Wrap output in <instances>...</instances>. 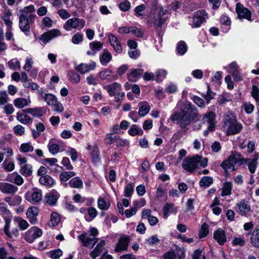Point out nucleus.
Segmentation results:
<instances>
[{"label": "nucleus", "instance_id": "obj_24", "mask_svg": "<svg viewBox=\"0 0 259 259\" xmlns=\"http://www.w3.org/2000/svg\"><path fill=\"white\" fill-rule=\"evenodd\" d=\"M177 211L178 207L172 203H166L163 208V215L166 219L169 214H176Z\"/></svg>", "mask_w": 259, "mask_h": 259}, {"label": "nucleus", "instance_id": "obj_17", "mask_svg": "<svg viewBox=\"0 0 259 259\" xmlns=\"http://www.w3.org/2000/svg\"><path fill=\"white\" fill-rule=\"evenodd\" d=\"M38 214L39 210L35 206L29 207L26 212V215L29 222L33 225L37 224L38 222L37 217Z\"/></svg>", "mask_w": 259, "mask_h": 259}, {"label": "nucleus", "instance_id": "obj_19", "mask_svg": "<svg viewBox=\"0 0 259 259\" xmlns=\"http://www.w3.org/2000/svg\"><path fill=\"white\" fill-rule=\"evenodd\" d=\"M59 197V194L55 191L47 193L45 196L46 202L50 206L55 205Z\"/></svg>", "mask_w": 259, "mask_h": 259}, {"label": "nucleus", "instance_id": "obj_49", "mask_svg": "<svg viewBox=\"0 0 259 259\" xmlns=\"http://www.w3.org/2000/svg\"><path fill=\"white\" fill-rule=\"evenodd\" d=\"M75 175L76 173L74 171H64L60 174V179L62 181L66 182Z\"/></svg>", "mask_w": 259, "mask_h": 259}, {"label": "nucleus", "instance_id": "obj_54", "mask_svg": "<svg viewBox=\"0 0 259 259\" xmlns=\"http://www.w3.org/2000/svg\"><path fill=\"white\" fill-rule=\"evenodd\" d=\"M209 227L206 223H204L200 228L199 233V238L205 237L208 234Z\"/></svg>", "mask_w": 259, "mask_h": 259}, {"label": "nucleus", "instance_id": "obj_9", "mask_svg": "<svg viewBox=\"0 0 259 259\" xmlns=\"http://www.w3.org/2000/svg\"><path fill=\"white\" fill-rule=\"evenodd\" d=\"M42 234V230L37 227H33L25 233V239L29 243L33 242Z\"/></svg>", "mask_w": 259, "mask_h": 259}, {"label": "nucleus", "instance_id": "obj_55", "mask_svg": "<svg viewBox=\"0 0 259 259\" xmlns=\"http://www.w3.org/2000/svg\"><path fill=\"white\" fill-rule=\"evenodd\" d=\"M146 10V6L144 4H141L137 6L135 10V15L138 17H144L143 12Z\"/></svg>", "mask_w": 259, "mask_h": 259}, {"label": "nucleus", "instance_id": "obj_38", "mask_svg": "<svg viewBox=\"0 0 259 259\" xmlns=\"http://www.w3.org/2000/svg\"><path fill=\"white\" fill-rule=\"evenodd\" d=\"M112 56L110 53L107 50H104L102 55L100 57V61L102 65L106 66L111 61Z\"/></svg>", "mask_w": 259, "mask_h": 259}, {"label": "nucleus", "instance_id": "obj_45", "mask_svg": "<svg viewBox=\"0 0 259 259\" xmlns=\"http://www.w3.org/2000/svg\"><path fill=\"white\" fill-rule=\"evenodd\" d=\"M213 183V179L211 177H203L199 181V186L205 188L209 187Z\"/></svg>", "mask_w": 259, "mask_h": 259}, {"label": "nucleus", "instance_id": "obj_4", "mask_svg": "<svg viewBox=\"0 0 259 259\" xmlns=\"http://www.w3.org/2000/svg\"><path fill=\"white\" fill-rule=\"evenodd\" d=\"M208 159L203 158L200 155H196L194 157H187L182 163L183 168L190 172H193L195 169L199 167H205L207 166Z\"/></svg>", "mask_w": 259, "mask_h": 259}, {"label": "nucleus", "instance_id": "obj_30", "mask_svg": "<svg viewBox=\"0 0 259 259\" xmlns=\"http://www.w3.org/2000/svg\"><path fill=\"white\" fill-rule=\"evenodd\" d=\"M167 11L163 8H160L158 14L155 17L154 24L157 27H161L166 21V18L164 16L166 14Z\"/></svg>", "mask_w": 259, "mask_h": 259}, {"label": "nucleus", "instance_id": "obj_43", "mask_svg": "<svg viewBox=\"0 0 259 259\" xmlns=\"http://www.w3.org/2000/svg\"><path fill=\"white\" fill-rule=\"evenodd\" d=\"M128 133L130 136H135L137 135H143L144 132L142 129L139 127L137 125L133 124L129 128Z\"/></svg>", "mask_w": 259, "mask_h": 259}, {"label": "nucleus", "instance_id": "obj_52", "mask_svg": "<svg viewBox=\"0 0 259 259\" xmlns=\"http://www.w3.org/2000/svg\"><path fill=\"white\" fill-rule=\"evenodd\" d=\"M245 159L248 160L247 163H245V164H247L249 171L252 174L254 173L255 172L256 168V165H257L256 159H248V158H245Z\"/></svg>", "mask_w": 259, "mask_h": 259}, {"label": "nucleus", "instance_id": "obj_23", "mask_svg": "<svg viewBox=\"0 0 259 259\" xmlns=\"http://www.w3.org/2000/svg\"><path fill=\"white\" fill-rule=\"evenodd\" d=\"M59 31L57 29H53L40 36V39L44 43H47L59 35Z\"/></svg>", "mask_w": 259, "mask_h": 259}, {"label": "nucleus", "instance_id": "obj_29", "mask_svg": "<svg viewBox=\"0 0 259 259\" xmlns=\"http://www.w3.org/2000/svg\"><path fill=\"white\" fill-rule=\"evenodd\" d=\"M40 97L47 102L50 106L55 104L57 100L56 97L52 94H46L42 90L39 91Z\"/></svg>", "mask_w": 259, "mask_h": 259}, {"label": "nucleus", "instance_id": "obj_6", "mask_svg": "<svg viewBox=\"0 0 259 259\" xmlns=\"http://www.w3.org/2000/svg\"><path fill=\"white\" fill-rule=\"evenodd\" d=\"M85 23L84 19L74 17L68 19L64 24L63 28L67 31H69L71 28L80 30L84 26Z\"/></svg>", "mask_w": 259, "mask_h": 259}, {"label": "nucleus", "instance_id": "obj_11", "mask_svg": "<svg viewBox=\"0 0 259 259\" xmlns=\"http://www.w3.org/2000/svg\"><path fill=\"white\" fill-rule=\"evenodd\" d=\"M236 12L240 19H245L249 21H252V13L247 8H245L240 3H237L236 6Z\"/></svg>", "mask_w": 259, "mask_h": 259}, {"label": "nucleus", "instance_id": "obj_44", "mask_svg": "<svg viewBox=\"0 0 259 259\" xmlns=\"http://www.w3.org/2000/svg\"><path fill=\"white\" fill-rule=\"evenodd\" d=\"M29 20L19 17V28L24 32L28 31L30 29Z\"/></svg>", "mask_w": 259, "mask_h": 259}, {"label": "nucleus", "instance_id": "obj_64", "mask_svg": "<svg viewBox=\"0 0 259 259\" xmlns=\"http://www.w3.org/2000/svg\"><path fill=\"white\" fill-rule=\"evenodd\" d=\"M251 95L256 102H259V89L255 85L252 87Z\"/></svg>", "mask_w": 259, "mask_h": 259}, {"label": "nucleus", "instance_id": "obj_58", "mask_svg": "<svg viewBox=\"0 0 259 259\" xmlns=\"http://www.w3.org/2000/svg\"><path fill=\"white\" fill-rule=\"evenodd\" d=\"M167 71L164 69H159L156 73V81L157 82L161 81L166 76Z\"/></svg>", "mask_w": 259, "mask_h": 259}, {"label": "nucleus", "instance_id": "obj_59", "mask_svg": "<svg viewBox=\"0 0 259 259\" xmlns=\"http://www.w3.org/2000/svg\"><path fill=\"white\" fill-rule=\"evenodd\" d=\"M116 136H114L112 134H107L105 138V143L107 145H111L116 142L117 140Z\"/></svg>", "mask_w": 259, "mask_h": 259}, {"label": "nucleus", "instance_id": "obj_63", "mask_svg": "<svg viewBox=\"0 0 259 259\" xmlns=\"http://www.w3.org/2000/svg\"><path fill=\"white\" fill-rule=\"evenodd\" d=\"M143 73V70L141 69H132L131 71L129 77L131 76L134 78H139Z\"/></svg>", "mask_w": 259, "mask_h": 259}, {"label": "nucleus", "instance_id": "obj_42", "mask_svg": "<svg viewBox=\"0 0 259 259\" xmlns=\"http://www.w3.org/2000/svg\"><path fill=\"white\" fill-rule=\"evenodd\" d=\"M68 184L71 188L80 189L82 188L83 182L80 178L77 177L70 180Z\"/></svg>", "mask_w": 259, "mask_h": 259}, {"label": "nucleus", "instance_id": "obj_35", "mask_svg": "<svg viewBox=\"0 0 259 259\" xmlns=\"http://www.w3.org/2000/svg\"><path fill=\"white\" fill-rule=\"evenodd\" d=\"M24 111H26L27 113L30 114L31 115L35 117H41L45 113L42 107L26 108L25 109H24Z\"/></svg>", "mask_w": 259, "mask_h": 259}, {"label": "nucleus", "instance_id": "obj_51", "mask_svg": "<svg viewBox=\"0 0 259 259\" xmlns=\"http://www.w3.org/2000/svg\"><path fill=\"white\" fill-rule=\"evenodd\" d=\"M9 68L11 69L15 70L21 68L20 62L16 58L13 59L8 63Z\"/></svg>", "mask_w": 259, "mask_h": 259}, {"label": "nucleus", "instance_id": "obj_50", "mask_svg": "<svg viewBox=\"0 0 259 259\" xmlns=\"http://www.w3.org/2000/svg\"><path fill=\"white\" fill-rule=\"evenodd\" d=\"M92 156L93 163L96 164L100 162V152L97 146L94 147L93 151L92 152Z\"/></svg>", "mask_w": 259, "mask_h": 259}, {"label": "nucleus", "instance_id": "obj_12", "mask_svg": "<svg viewBox=\"0 0 259 259\" xmlns=\"http://www.w3.org/2000/svg\"><path fill=\"white\" fill-rule=\"evenodd\" d=\"M25 199L31 203H37L42 199V191L35 188L32 192H28L25 194Z\"/></svg>", "mask_w": 259, "mask_h": 259}, {"label": "nucleus", "instance_id": "obj_46", "mask_svg": "<svg viewBox=\"0 0 259 259\" xmlns=\"http://www.w3.org/2000/svg\"><path fill=\"white\" fill-rule=\"evenodd\" d=\"M60 215L56 212H53L51 214V218L49 225L50 226L54 227L57 226L60 222Z\"/></svg>", "mask_w": 259, "mask_h": 259}, {"label": "nucleus", "instance_id": "obj_60", "mask_svg": "<svg viewBox=\"0 0 259 259\" xmlns=\"http://www.w3.org/2000/svg\"><path fill=\"white\" fill-rule=\"evenodd\" d=\"M11 15V14L10 12H6L4 14L3 17V20L8 28H11L12 25V22L10 18Z\"/></svg>", "mask_w": 259, "mask_h": 259}, {"label": "nucleus", "instance_id": "obj_20", "mask_svg": "<svg viewBox=\"0 0 259 259\" xmlns=\"http://www.w3.org/2000/svg\"><path fill=\"white\" fill-rule=\"evenodd\" d=\"M6 181L13 182L18 186H21L24 183L22 177L16 172L9 174L6 178Z\"/></svg>", "mask_w": 259, "mask_h": 259}, {"label": "nucleus", "instance_id": "obj_18", "mask_svg": "<svg viewBox=\"0 0 259 259\" xmlns=\"http://www.w3.org/2000/svg\"><path fill=\"white\" fill-rule=\"evenodd\" d=\"M213 238L220 245H223L227 241L225 231L222 228H219L213 233Z\"/></svg>", "mask_w": 259, "mask_h": 259}, {"label": "nucleus", "instance_id": "obj_48", "mask_svg": "<svg viewBox=\"0 0 259 259\" xmlns=\"http://www.w3.org/2000/svg\"><path fill=\"white\" fill-rule=\"evenodd\" d=\"M134 185L133 183L127 184L124 189V196L126 197L130 198L132 197L134 190Z\"/></svg>", "mask_w": 259, "mask_h": 259}, {"label": "nucleus", "instance_id": "obj_37", "mask_svg": "<svg viewBox=\"0 0 259 259\" xmlns=\"http://www.w3.org/2000/svg\"><path fill=\"white\" fill-rule=\"evenodd\" d=\"M180 253L178 252V256L176 255L174 251H169L165 253L163 255L164 259H183L184 258L185 255L184 253L181 250L179 251Z\"/></svg>", "mask_w": 259, "mask_h": 259}, {"label": "nucleus", "instance_id": "obj_39", "mask_svg": "<svg viewBox=\"0 0 259 259\" xmlns=\"http://www.w3.org/2000/svg\"><path fill=\"white\" fill-rule=\"evenodd\" d=\"M39 183L44 186L51 187L54 183V179L49 175L41 177L39 179Z\"/></svg>", "mask_w": 259, "mask_h": 259}, {"label": "nucleus", "instance_id": "obj_56", "mask_svg": "<svg viewBox=\"0 0 259 259\" xmlns=\"http://www.w3.org/2000/svg\"><path fill=\"white\" fill-rule=\"evenodd\" d=\"M98 207L101 210H107L110 207V204L106 203L103 198H99L98 200Z\"/></svg>", "mask_w": 259, "mask_h": 259}, {"label": "nucleus", "instance_id": "obj_3", "mask_svg": "<svg viewBox=\"0 0 259 259\" xmlns=\"http://www.w3.org/2000/svg\"><path fill=\"white\" fill-rule=\"evenodd\" d=\"M0 210L2 215L5 221V225L4 227V232L9 238L17 237L19 235L18 230L17 228H14L11 231L10 230V224L13 219V215L10 210L8 209L7 204L4 202L0 203Z\"/></svg>", "mask_w": 259, "mask_h": 259}, {"label": "nucleus", "instance_id": "obj_14", "mask_svg": "<svg viewBox=\"0 0 259 259\" xmlns=\"http://www.w3.org/2000/svg\"><path fill=\"white\" fill-rule=\"evenodd\" d=\"M78 238L83 246H88L92 244L93 247L99 240L98 238L93 237L91 234L87 233L81 234L78 236Z\"/></svg>", "mask_w": 259, "mask_h": 259}, {"label": "nucleus", "instance_id": "obj_57", "mask_svg": "<svg viewBox=\"0 0 259 259\" xmlns=\"http://www.w3.org/2000/svg\"><path fill=\"white\" fill-rule=\"evenodd\" d=\"M119 8L122 12L128 11L131 8V3L127 0H124L119 3Z\"/></svg>", "mask_w": 259, "mask_h": 259}, {"label": "nucleus", "instance_id": "obj_32", "mask_svg": "<svg viewBox=\"0 0 259 259\" xmlns=\"http://www.w3.org/2000/svg\"><path fill=\"white\" fill-rule=\"evenodd\" d=\"M4 200L7 202L10 206H18L22 202V197L18 195L13 197H6Z\"/></svg>", "mask_w": 259, "mask_h": 259}, {"label": "nucleus", "instance_id": "obj_16", "mask_svg": "<svg viewBox=\"0 0 259 259\" xmlns=\"http://www.w3.org/2000/svg\"><path fill=\"white\" fill-rule=\"evenodd\" d=\"M237 211L242 216H246L251 211L250 206L248 202L245 200H242L238 202L237 204Z\"/></svg>", "mask_w": 259, "mask_h": 259}, {"label": "nucleus", "instance_id": "obj_53", "mask_svg": "<svg viewBox=\"0 0 259 259\" xmlns=\"http://www.w3.org/2000/svg\"><path fill=\"white\" fill-rule=\"evenodd\" d=\"M20 150L23 152H32L34 150V147L31 142L23 143L20 145Z\"/></svg>", "mask_w": 259, "mask_h": 259}, {"label": "nucleus", "instance_id": "obj_36", "mask_svg": "<svg viewBox=\"0 0 259 259\" xmlns=\"http://www.w3.org/2000/svg\"><path fill=\"white\" fill-rule=\"evenodd\" d=\"M49 152L53 155L58 153L60 150L59 146L56 143L55 139H51L48 144Z\"/></svg>", "mask_w": 259, "mask_h": 259}, {"label": "nucleus", "instance_id": "obj_62", "mask_svg": "<svg viewBox=\"0 0 259 259\" xmlns=\"http://www.w3.org/2000/svg\"><path fill=\"white\" fill-rule=\"evenodd\" d=\"M49 254L52 258L57 259L62 255V251L60 249H55L50 251Z\"/></svg>", "mask_w": 259, "mask_h": 259}, {"label": "nucleus", "instance_id": "obj_10", "mask_svg": "<svg viewBox=\"0 0 259 259\" xmlns=\"http://www.w3.org/2000/svg\"><path fill=\"white\" fill-rule=\"evenodd\" d=\"M35 11V8L32 5L25 7L20 11V14L19 17L29 20L30 22L32 23L34 21L36 17V15L33 14Z\"/></svg>", "mask_w": 259, "mask_h": 259}, {"label": "nucleus", "instance_id": "obj_34", "mask_svg": "<svg viewBox=\"0 0 259 259\" xmlns=\"http://www.w3.org/2000/svg\"><path fill=\"white\" fill-rule=\"evenodd\" d=\"M139 115L143 117L148 114L150 110V106L147 102H141L139 103Z\"/></svg>", "mask_w": 259, "mask_h": 259}, {"label": "nucleus", "instance_id": "obj_33", "mask_svg": "<svg viewBox=\"0 0 259 259\" xmlns=\"http://www.w3.org/2000/svg\"><path fill=\"white\" fill-rule=\"evenodd\" d=\"M14 106L19 109L23 108L31 103V101L24 98H18L14 100Z\"/></svg>", "mask_w": 259, "mask_h": 259}, {"label": "nucleus", "instance_id": "obj_22", "mask_svg": "<svg viewBox=\"0 0 259 259\" xmlns=\"http://www.w3.org/2000/svg\"><path fill=\"white\" fill-rule=\"evenodd\" d=\"M96 66L95 62H91L90 64L81 63L76 67V69L81 74H85L90 70H94Z\"/></svg>", "mask_w": 259, "mask_h": 259}, {"label": "nucleus", "instance_id": "obj_47", "mask_svg": "<svg viewBox=\"0 0 259 259\" xmlns=\"http://www.w3.org/2000/svg\"><path fill=\"white\" fill-rule=\"evenodd\" d=\"M177 52L180 55H184L187 51V46L184 41H179L177 45Z\"/></svg>", "mask_w": 259, "mask_h": 259}, {"label": "nucleus", "instance_id": "obj_27", "mask_svg": "<svg viewBox=\"0 0 259 259\" xmlns=\"http://www.w3.org/2000/svg\"><path fill=\"white\" fill-rule=\"evenodd\" d=\"M106 244L105 240H101L97 244L94 249L90 252V256L93 259L96 258L99 256L101 253L103 251L104 247Z\"/></svg>", "mask_w": 259, "mask_h": 259}, {"label": "nucleus", "instance_id": "obj_21", "mask_svg": "<svg viewBox=\"0 0 259 259\" xmlns=\"http://www.w3.org/2000/svg\"><path fill=\"white\" fill-rule=\"evenodd\" d=\"M108 39L110 45L114 48V51L117 53H121L122 51V49L117 38L114 34H109Z\"/></svg>", "mask_w": 259, "mask_h": 259}, {"label": "nucleus", "instance_id": "obj_28", "mask_svg": "<svg viewBox=\"0 0 259 259\" xmlns=\"http://www.w3.org/2000/svg\"><path fill=\"white\" fill-rule=\"evenodd\" d=\"M90 51H88L87 54L89 56H94L97 52L101 50L103 47V44L98 41L91 42L89 44Z\"/></svg>", "mask_w": 259, "mask_h": 259}, {"label": "nucleus", "instance_id": "obj_2", "mask_svg": "<svg viewBox=\"0 0 259 259\" xmlns=\"http://www.w3.org/2000/svg\"><path fill=\"white\" fill-rule=\"evenodd\" d=\"M223 127L228 135L239 133L242 129V125L237 121L235 115L230 112L224 117Z\"/></svg>", "mask_w": 259, "mask_h": 259}, {"label": "nucleus", "instance_id": "obj_7", "mask_svg": "<svg viewBox=\"0 0 259 259\" xmlns=\"http://www.w3.org/2000/svg\"><path fill=\"white\" fill-rule=\"evenodd\" d=\"M215 114L212 111H209L204 114L202 118L203 124L207 126V130L209 132L214 131L215 128Z\"/></svg>", "mask_w": 259, "mask_h": 259}, {"label": "nucleus", "instance_id": "obj_1", "mask_svg": "<svg viewBox=\"0 0 259 259\" xmlns=\"http://www.w3.org/2000/svg\"><path fill=\"white\" fill-rule=\"evenodd\" d=\"M198 113L195 106L190 102L185 103L180 111H175L170 116V119L176 122L182 130H186L188 126L195 121Z\"/></svg>", "mask_w": 259, "mask_h": 259}, {"label": "nucleus", "instance_id": "obj_26", "mask_svg": "<svg viewBox=\"0 0 259 259\" xmlns=\"http://www.w3.org/2000/svg\"><path fill=\"white\" fill-rule=\"evenodd\" d=\"M26 111H24V110L19 111L17 113L16 118L20 122L24 124H27L29 123H31L33 121L29 115L26 114Z\"/></svg>", "mask_w": 259, "mask_h": 259}, {"label": "nucleus", "instance_id": "obj_40", "mask_svg": "<svg viewBox=\"0 0 259 259\" xmlns=\"http://www.w3.org/2000/svg\"><path fill=\"white\" fill-rule=\"evenodd\" d=\"M32 165L30 164H27L20 167L19 172L22 175L27 177L32 175Z\"/></svg>", "mask_w": 259, "mask_h": 259}, {"label": "nucleus", "instance_id": "obj_61", "mask_svg": "<svg viewBox=\"0 0 259 259\" xmlns=\"http://www.w3.org/2000/svg\"><path fill=\"white\" fill-rule=\"evenodd\" d=\"M14 133L17 136H22L25 133V128L21 125L18 124L14 127Z\"/></svg>", "mask_w": 259, "mask_h": 259}, {"label": "nucleus", "instance_id": "obj_13", "mask_svg": "<svg viewBox=\"0 0 259 259\" xmlns=\"http://www.w3.org/2000/svg\"><path fill=\"white\" fill-rule=\"evenodd\" d=\"M130 241V237L129 236L126 235L121 236L118 240L114 251L120 253L127 250Z\"/></svg>", "mask_w": 259, "mask_h": 259}, {"label": "nucleus", "instance_id": "obj_15", "mask_svg": "<svg viewBox=\"0 0 259 259\" xmlns=\"http://www.w3.org/2000/svg\"><path fill=\"white\" fill-rule=\"evenodd\" d=\"M18 187L7 182H0V191L5 194H14L17 192Z\"/></svg>", "mask_w": 259, "mask_h": 259}, {"label": "nucleus", "instance_id": "obj_8", "mask_svg": "<svg viewBox=\"0 0 259 259\" xmlns=\"http://www.w3.org/2000/svg\"><path fill=\"white\" fill-rule=\"evenodd\" d=\"M208 14L204 10L197 11L194 14L193 23L191 24L192 28H197L201 26L208 19Z\"/></svg>", "mask_w": 259, "mask_h": 259}, {"label": "nucleus", "instance_id": "obj_31", "mask_svg": "<svg viewBox=\"0 0 259 259\" xmlns=\"http://www.w3.org/2000/svg\"><path fill=\"white\" fill-rule=\"evenodd\" d=\"M250 242L254 247L259 248V226H256L252 232Z\"/></svg>", "mask_w": 259, "mask_h": 259}, {"label": "nucleus", "instance_id": "obj_25", "mask_svg": "<svg viewBox=\"0 0 259 259\" xmlns=\"http://www.w3.org/2000/svg\"><path fill=\"white\" fill-rule=\"evenodd\" d=\"M104 88L107 91L110 96H115L116 93L121 91V86L119 83L114 82L111 84L104 86Z\"/></svg>", "mask_w": 259, "mask_h": 259}, {"label": "nucleus", "instance_id": "obj_5", "mask_svg": "<svg viewBox=\"0 0 259 259\" xmlns=\"http://www.w3.org/2000/svg\"><path fill=\"white\" fill-rule=\"evenodd\" d=\"M247 161L248 160L245 159L240 153L234 151L231 155L223 161L221 164V166L227 174L229 170H235V164L238 163L239 165H241L244 164V163H247Z\"/></svg>", "mask_w": 259, "mask_h": 259}, {"label": "nucleus", "instance_id": "obj_41", "mask_svg": "<svg viewBox=\"0 0 259 259\" xmlns=\"http://www.w3.org/2000/svg\"><path fill=\"white\" fill-rule=\"evenodd\" d=\"M232 182H226L223 185L221 195L222 196L230 195L232 194Z\"/></svg>", "mask_w": 259, "mask_h": 259}]
</instances>
